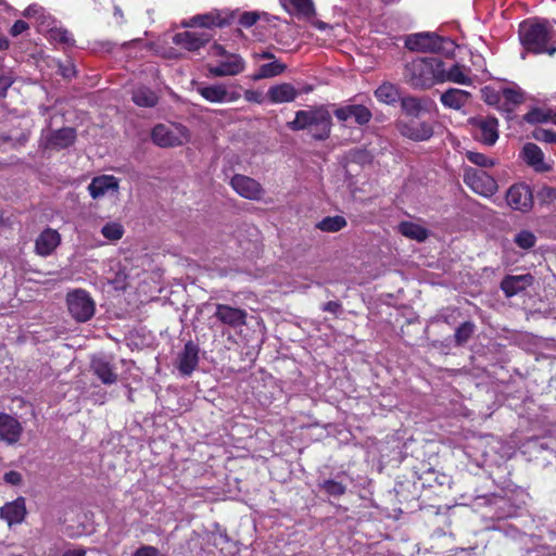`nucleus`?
I'll return each mask as SVG.
<instances>
[{
    "mask_svg": "<svg viewBox=\"0 0 556 556\" xmlns=\"http://www.w3.org/2000/svg\"><path fill=\"white\" fill-rule=\"evenodd\" d=\"M224 60L219 61L214 66H208V73L214 77L235 76L244 71L245 62L235 53L227 54Z\"/></svg>",
    "mask_w": 556,
    "mask_h": 556,
    "instance_id": "ddd939ff",
    "label": "nucleus"
},
{
    "mask_svg": "<svg viewBox=\"0 0 556 556\" xmlns=\"http://www.w3.org/2000/svg\"><path fill=\"white\" fill-rule=\"evenodd\" d=\"M66 303L71 316L78 323H86L94 315L96 303L86 290L77 289L70 292Z\"/></svg>",
    "mask_w": 556,
    "mask_h": 556,
    "instance_id": "39448f33",
    "label": "nucleus"
},
{
    "mask_svg": "<svg viewBox=\"0 0 556 556\" xmlns=\"http://www.w3.org/2000/svg\"><path fill=\"white\" fill-rule=\"evenodd\" d=\"M28 28H29V25L25 21L17 20L14 22V24L10 28V35L13 37H16V36L21 35L22 33H24L25 30H27Z\"/></svg>",
    "mask_w": 556,
    "mask_h": 556,
    "instance_id": "5fc2aeb1",
    "label": "nucleus"
},
{
    "mask_svg": "<svg viewBox=\"0 0 556 556\" xmlns=\"http://www.w3.org/2000/svg\"><path fill=\"white\" fill-rule=\"evenodd\" d=\"M507 205L521 213L530 212L533 207V191L526 182H517L511 185L506 191Z\"/></svg>",
    "mask_w": 556,
    "mask_h": 556,
    "instance_id": "1a4fd4ad",
    "label": "nucleus"
},
{
    "mask_svg": "<svg viewBox=\"0 0 556 556\" xmlns=\"http://www.w3.org/2000/svg\"><path fill=\"white\" fill-rule=\"evenodd\" d=\"M523 159L527 162V164L539 168L540 165L543 164L544 161V154L540 147H538L535 143H526L522 149Z\"/></svg>",
    "mask_w": 556,
    "mask_h": 556,
    "instance_id": "e433bc0d",
    "label": "nucleus"
},
{
    "mask_svg": "<svg viewBox=\"0 0 556 556\" xmlns=\"http://www.w3.org/2000/svg\"><path fill=\"white\" fill-rule=\"evenodd\" d=\"M346 219L341 215L327 216L317 223L316 227L325 232H337L346 226Z\"/></svg>",
    "mask_w": 556,
    "mask_h": 556,
    "instance_id": "4c0bfd02",
    "label": "nucleus"
},
{
    "mask_svg": "<svg viewBox=\"0 0 556 556\" xmlns=\"http://www.w3.org/2000/svg\"><path fill=\"white\" fill-rule=\"evenodd\" d=\"M210 54L218 58H226L229 52L219 43H214L210 49Z\"/></svg>",
    "mask_w": 556,
    "mask_h": 556,
    "instance_id": "bf43d9fd",
    "label": "nucleus"
},
{
    "mask_svg": "<svg viewBox=\"0 0 556 556\" xmlns=\"http://www.w3.org/2000/svg\"><path fill=\"white\" fill-rule=\"evenodd\" d=\"M317 488L329 497L339 498L346 492V485L334 479H324L317 482Z\"/></svg>",
    "mask_w": 556,
    "mask_h": 556,
    "instance_id": "473e14b6",
    "label": "nucleus"
},
{
    "mask_svg": "<svg viewBox=\"0 0 556 556\" xmlns=\"http://www.w3.org/2000/svg\"><path fill=\"white\" fill-rule=\"evenodd\" d=\"M280 3L288 12L298 16L312 17L316 14L312 0H280Z\"/></svg>",
    "mask_w": 556,
    "mask_h": 556,
    "instance_id": "c756f323",
    "label": "nucleus"
},
{
    "mask_svg": "<svg viewBox=\"0 0 556 556\" xmlns=\"http://www.w3.org/2000/svg\"><path fill=\"white\" fill-rule=\"evenodd\" d=\"M519 40L527 52L533 54L556 53V30L545 18H528L519 24Z\"/></svg>",
    "mask_w": 556,
    "mask_h": 556,
    "instance_id": "f257e3e1",
    "label": "nucleus"
},
{
    "mask_svg": "<svg viewBox=\"0 0 556 556\" xmlns=\"http://www.w3.org/2000/svg\"><path fill=\"white\" fill-rule=\"evenodd\" d=\"M238 99H240V93L239 92H237V91H228L227 90L226 102H235Z\"/></svg>",
    "mask_w": 556,
    "mask_h": 556,
    "instance_id": "0e129e2a",
    "label": "nucleus"
},
{
    "mask_svg": "<svg viewBox=\"0 0 556 556\" xmlns=\"http://www.w3.org/2000/svg\"><path fill=\"white\" fill-rule=\"evenodd\" d=\"M471 98V93L466 90L450 88L441 97V103L452 110H460L466 106Z\"/></svg>",
    "mask_w": 556,
    "mask_h": 556,
    "instance_id": "a878e982",
    "label": "nucleus"
},
{
    "mask_svg": "<svg viewBox=\"0 0 556 556\" xmlns=\"http://www.w3.org/2000/svg\"><path fill=\"white\" fill-rule=\"evenodd\" d=\"M199 364V346L188 341L178 356V370L184 376H190Z\"/></svg>",
    "mask_w": 556,
    "mask_h": 556,
    "instance_id": "5701e85b",
    "label": "nucleus"
},
{
    "mask_svg": "<svg viewBox=\"0 0 556 556\" xmlns=\"http://www.w3.org/2000/svg\"><path fill=\"white\" fill-rule=\"evenodd\" d=\"M59 73L66 79H71L76 76L75 66L72 63L60 65Z\"/></svg>",
    "mask_w": 556,
    "mask_h": 556,
    "instance_id": "13d9d810",
    "label": "nucleus"
},
{
    "mask_svg": "<svg viewBox=\"0 0 556 556\" xmlns=\"http://www.w3.org/2000/svg\"><path fill=\"white\" fill-rule=\"evenodd\" d=\"M61 244V235L58 230L47 227L35 241V252L37 255L47 257Z\"/></svg>",
    "mask_w": 556,
    "mask_h": 556,
    "instance_id": "6ab92c4d",
    "label": "nucleus"
},
{
    "mask_svg": "<svg viewBox=\"0 0 556 556\" xmlns=\"http://www.w3.org/2000/svg\"><path fill=\"white\" fill-rule=\"evenodd\" d=\"M471 126V134L476 141L493 147L500 136L498 119L495 116H473L468 119Z\"/></svg>",
    "mask_w": 556,
    "mask_h": 556,
    "instance_id": "423d86ee",
    "label": "nucleus"
},
{
    "mask_svg": "<svg viewBox=\"0 0 556 556\" xmlns=\"http://www.w3.org/2000/svg\"><path fill=\"white\" fill-rule=\"evenodd\" d=\"M132 101L141 108H153L157 104L159 98L154 91L149 88H138L132 93Z\"/></svg>",
    "mask_w": 556,
    "mask_h": 556,
    "instance_id": "72a5a7b5",
    "label": "nucleus"
},
{
    "mask_svg": "<svg viewBox=\"0 0 556 556\" xmlns=\"http://www.w3.org/2000/svg\"><path fill=\"white\" fill-rule=\"evenodd\" d=\"M475 324L472 321L462 323L455 330L454 341L455 345L462 346L468 342L475 332Z\"/></svg>",
    "mask_w": 556,
    "mask_h": 556,
    "instance_id": "ea45409f",
    "label": "nucleus"
},
{
    "mask_svg": "<svg viewBox=\"0 0 556 556\" xmlns=\"http://www.w3.org/2000/svg\"><path fill=\"white\" fill-rule=\"evenodd\" d=\"M298 97V90L288 83L275 85L267 91V98L271 103L292 102Z\"/></svg>",
    "mask_w": 556,
    "mask_h": 556,
    "instance_id": "cd10ccee",
    "label": "nucleus"
},
{
    "mask_svg": "<svg viewBox=\"0 0 556 556\" xmlns=\"http://www.w3.org/2000/svg\"><path fill=\"white\" fill-rule=\"evenodd\" d=\"M230 186L240 197L248 200L258 201L264 194L262 185L255 179L245 175H233L230 180Z\"/></svg>",
    "mask_w": 556,
    "mask_h": 556,
    "instance_id": "9b49d317",
    "label": "nucleus"
},
{
    "mask_svg": "<svg viewBox=\"0 0 556 556\" xmlns=\"http://www.w3.org/2000/svg\"><path fill=\"white\" fill-rule=\"evenodd\" d=\"M101 233L104 238L111 241H116L123 237L124 228L118 223H108L102 227Z\"/></svg>",
    "mask_w": 556,
    "mask_h": 556,
    "instance_id": "37998d69",
    "label": "nucleus"
},
{
    "mask_svg": "<svg viewBox=\"0 0 556 556\" xmlns=\"http://www.w3.org/2000/svg\"><path fill=\"white\" fill-rule=\"evenodd\" d=\"M260 20V15L257 12H243L240 15L239 23L242 27L250 28L256 24Z\"/></svg>",
    "mask_w": 556,
    "mask_h": 556,
    "instance_id": "8fccbe9b",
    "label": "nucleus"
},
{
    "mask_svg": "<svg viewBox=\"0 0 556 556\" xmlns=\"http://www.w3.org/2000/svg\"><path fill=\"white\" fill-rule=\"evenodd\" d=\"M532 137L540 142L556 143V132L553 130L535 128L532 131Z\"/></svg>",
    "mask_w": 556,
    "mask_h": 556,
    "instance_id": "de8ad7c7",
    "label": "nucleus"
},
{
    "mask_svg": "<svg viewBox=\"0 0 556 556\" xmlns=\"http://www.w3.org/2000/svg\"><path fill=\"white\" fill-rule=\"evenodd\" d=\"M26 515V501L23 496L5 503L0 508V518L7 521L9 527L22 523L25 520Z\"/></svg>",
    "mask_w": 556,
    "mask_h": 556,
    "instance_id": "f3484780",
    "label": "nucleus"
},
{
    "mask_svg": "<svg viewBox=\"0 0 556 556\" xmlns=\"http://www.w3.org/2000/svg\"><path fill=\"white\" fill-rule=\"evenodd\" d=\"M132 556H165L162 554L159 548L151 546V545H144L139 547Z\"/></svg>",
    "mask_w": 556,
    "mask_h": 556,
    "instance_id": "603ef678",
    "label": "nucleus"
},
{
    "mask_svg": "<svg viewBox=\"0 0 556 556\" xmlns=\"http://www.w3.org/2000/svg\"><path fill=\"white\" fill-rule=\"evenodd\" d=\"M286 70V64L278 60H274L269 63L262 64L258 67L257 73L254 75V79L271 78L282 74Z\"/></svg>",
    "mask_w": 556,
    "mask_h": 556,
    "instance_id": "c9c22d12",
    "label": "nucleus"
},
{
    "mask_svg": "<svg viewBox=\"0 0 556 556\" xmlns=\"http://www.w3.org/2000/svg\"><path fill=\"white\" fill-rule=\"evenodd\" d=\"M244 99L249 102L262 103L263 97L258 91L255 90H245Z\"/></svg>",
    "mask_w": 556,
    "mask_h": 556,
    "instance_id": "052dcab7",
    "label": "nucleus"
},
{
    "mask_svg": "<svg viewBox=\"0 0 556 556\" xmlns=\"http://www.w3.org/2000/svg\"><path fill=\"white\" fill-rule=\"evenodd\" d=\"M513 241L518 248L530 250L535 247L538 239L532 231L522 229L515 235Z\"/></svg>",
    "mask_w": 556,
    "mask_h": 556,
    "instance_id": "79ce46f5",
    "label": "nucleus"
},
{
    "mask_svg": "<svg viewBox=\"0 0 556 556\" xmlns=\"http://www.w3.org/2000/svg\"><path fill=\"white\" fill-rule=\"evenodd\" d=\"M232 18V13L223 16L220 11L214 10L205 14H198L192 16L190 21L185 25L203 28L224 27L230 25Z\"/></svg>",
    "mask_w": 556,
    "mask_h": 556,
    "instance_id": "dca6fc26",
    "label": "nucleus"
},
{
    "mask_svg": "<svg viewBox=\"0 0 556 556\" xmlns=\"http://www.w3.org/2000/svg\"><path fill=\"white\" fill-rule=\"evenodd\" d=\"M479 457L481 458V460H480V459H478V458H475V459H472V460L476 463L477 467L482 468V467H483V465H484V457H485V454H479Z\"/></svg>",
    "mask_w": 556,
    "mask_h": 556,
    "instance_id": "774afa93",
    "label": "nucleus"
},
{
    "mask_svg": "<svg viewBox=\"0 0 556 556\" xmlns=\"http://www.w3.org/2000/svg\"><path fill=\"white\" fill-rule=\"evenodd\" d=\"M23 432L21 422L7 413H0V439L9 444L18 442Z\"/></svg>",
    "mask_w": 556,
    "mask_h": 556,
    "instance_id": "b1692460",
    "label": "nucleus"
},
{
    "mask_svg": "<svg viewBox=\"0 0 556 556\" xmlns=\"http://www.w3.org/2000/svg\"><path fill=\"white\" fill-rule=\"evenodd\" d=\"M62 556H86V551L84 548L68 549Z\"/></svg>",
    "mask_w": 556,
    "mask_h": 556,
    "instance_id": "680f3d73",
    "label": "nucleus"
},
{
    "mask_svg": "<svg viewBox=\"0 0 556 556\" xmlns=\"http://www.w3.org/2000/svg\"><path fill=\"white\" fill-rule=\"evenodd\" d=\"M23 16L27 18L35 17L37 20H42L46 16V10L38 3H31L23 11Z\"/></svg>",
    "mask_w": 556,
    "mask_h": 556,
    "instance_id": "09e8293b",
    "label": "nucleus"
},
{
    "mask_svg": "<svg viewBox=\"0 0 556 556\" xmlns=\"http://www.w3.org/2000/svg\"><path fill=\"white\" fill-rule=\"evenodd\" d=\"M91 370L93 375L103 384H114L117 381V374L114 370V366L104 358H96L91 362Z\"/></svg>",
    "mask_w": 556,
    "mask_h": 556,
    "instance_id": "bb28decb",
    "label": "nucleus"
},
{
    "mask_svg": "<svg viewBox=\"0 0 556 556\" xmlns=\"http://www.w3.org/2000/svg\"><path fill=\"white\" fill-rule=\"evenodd\" d=\"M549 119L547 113L540 108H533L523 115V121L528 124L546 123Z\"/></svg>",
    "mask_w": 556,
    "mask_h": 556,
    "instance_id": "49530a36",
    "label": "nucleus"
},
{
    "mask_svg": "<svg viewBox=\"0 0 556 556\" xmlns=\"http://www.w3.org/2000/svg\"><path fill=\"white\" fill-rule=\"evenodd\" d=\"M444 62L441 60V66L438 72V84L451 81L454 84L470 86L472 84L470 72L465 65L454 63L448 70L445 68Z\"/></svg>",
    "mask_w": 556,
    "mask_h": 556,
    "instance_id": "2eb2a0df",
    "label": "nucleus"
},
{
    "mask_svg": "<svg viewBox=\"0 0 556 556\" xmlns=\"http://www.w3.org/2000/svg\"><path fill=\"white\" fill-rule=\"evenodd\" d=\"M3 480L8 484L18 485L22 482V475L15 470H11L4 473Z\"/></svg>",
    "mask_w": 556,
    "mask_h": 556,
    "instance_id": "6e6d98bb",
    "label": "nucleus"
},
{
    "mask_svg": "<svg viewBox=\"0 0 556 556\" xmlns=\"http://www.w3.org/2000/svg\"><path fill=\"white\" fill-rule=\"evenodd\" d=\"M399 232L402 236L418 242H422L428 238V230L425 227L407 220L400 223Z\"/></svg>",
    "mask_w": 556,
    "mask_h": 556,
    "instance_id": "2f4dec72",
    "label": "nucleus"
},
{
    "mask_svg": "<svg viewBox=\"0 0 556 556\" xmlns=\"http://www.w3.org/2000/svg\"><path fill=\"white\" fill-rule=\"evenodd\" d=\"M76 137L77 132L73 127L52 130L46 138V148L58 151L67 149L75 143Z\"/></svg>",
    "mask_w": 556,
    "mask_h": 556,
    "instance_id": "aec40b11",
    "label": "nucleus"
},
{
    "mask_svg": "<svg viewBox=\"0 0 556 556\" xmlns=\"http://www.w3.org/2000/svg\"><path fill=\"white\" fill-rule=\"evenodd\" d=\"M464 182L477 194L492 197L497 191L496 180L483 169L467 167L464 170Z\"/></svg>",
    "mask_w": 556,
    "mask_h": 556,
    "instance_id": "6e6552de",
    "label": "nucleus"
},
{
    "mask_svg": "<svg viewBox=\"0 0 556 556\" xmlns=\"http://www.w3.org/2000/svg\"><path fill=\"white\" fill-rule=\"evenodd\" d=\"M211 40L204 31H181L173 37V42L188 51H198Z\"/></svg>",
    "mask_w": 556,
    "mask_h": 556,
    "instance_id": "412c9836",
    "label": "nucleus"
},
{
    "mask_svg": "<svg viewBox=\"0 0 556 556\" xmlns=\"http://www.w3.org/2000/svg\"><path fill=\"white\" fill-rule=\"evenodd\" d=\"M526 101L525 92L518 87H503L500 112L506 119H513L517 108Z\"/></svg>",
    "mask_w": 556,
    "mask_h": 556,
    "instance_id": "a211bd4d",
    "label": "nucleus"
},
{
    "mask_svg": "<svg viewBox=\"0 0 556 556\" xmlns=\"http://www.w3.org/2000/svg\"><path fill=\"white\" fill-rule=\"evenodd\" d=\"M434 468L430 464L420 463L419 466L414 467V475L419 479H427L428 475H434Z\"/></svg>",
    "mask_w": 556,
    "mask_h": 556,
    "instance_id": "3c124183",
    "label": "nucleus"
},
{
    "mask_svg": "<svg viewBox=\"0 0 556 556\" xmlns=\"http://www.w3.org/2000/svg\"><path fill=\"white\" fill-rule=\"evenodd\" d=\"M10 47L8 38L0 36V51H5Z\"/></svg>",
    "mask_w": 556,
    "mask_h": 556,
    "instance_id": "338daca9",
    "label": "nucleus"
},
{
    "mask_svg": "<svg viewBox=\"0 0 556 556\" xmlns=\"http://www.w3.org/2000/svg\"><path fill=\"white\" fill-rule=\"evenodd\" d=\"M332 126L331 113L325 104L296 111L294 119L287 123L289 129L293 131L306 130L317 141L327 140L331 135Z\"/></svg>",
    "mask_w": 556,
    "mask_h": 556,
    "instance_id": "f03ea898",
    "label": "nucleus"
},
{
    "mask_svg": "<svg viewBox=\"0 0 556 556\" xmlns=\"http://www.w3.org/2000/svg\"><path fill=\"white\" fill-rule=\"evenodd\" d=\"M536 198L541 204H552L556 201V188L544 185L536 191Z\"/></svg>",
    "mask_w": 556,
    "mask_h": 556,
    "instance_id": "a18cd8bd",
    "label": "nucleus"
},
{
    "mask_svg": "<svg viewBox=\"0 0 556 556\" xmlns=\"http://www.w3.org/2000/svg\"><path fill=\"white\" fill-rule=\"evenodd\" d=\"M151 139L157 147L175 148L187 143L190 140V132L182 124H157L152 128Z\"/></svg>",
    "mask_w": 556,
    "mask_h": 556,
    "instance_id": "20e7f679",
    "label": "nucleus"
},
{
    "mask_svg": "<svg viewBox=\"0 0 556 556\" xmlns=\"http://www.w3.org/2000/svg\"><path fill=\"white\" fill-rule=\"evenodd\" d=\"M321 309L337 316L342 313L343 306L340 301H328L323 304Z\"/></svg>",
    "mask_w": 556,
    "mask_h": 556,
    "instance_id": "864d4df0",
    "label": "nucleus"
},
{
    "mask_svg": "<svg viewBox=\"0 0 556 556\" xmlns=\"http://www.w3.org/2000/svg\"><path fill=\"white\" fill-rule=\"evenodd\" d=\"M49 39L53 42L72 47L75 43L73 34L63 27H53L49 30Z\"/></svg>",
    "mask_w": 556,
    "mask_h": 556,
    "instance_id": "58836bf2",
    "label": "nucleus"
},
{
    "mask_svg": "<svg viewBox=\"0 0 556 556\" xmlns=\"http://www.w3.org/2000/svg\"><path fill=\"white\" fill-rule=\"evenodd\" d=\"M368 153L366 150L357 149L353 152V159L354 160H363L365 156H367Z\"/></svg>",
    "mask_w": 556,
    "mask_h": 556,
    "instance_id": "69168bd1",
    "label": "nucleus"
},
{
    "mask_svg": "<svg viewBox=\"0 0 556 556\" xmlns=\"http://www.w3.org/2000/svg\"><path fill=\"white\" fill-rule=\"evenodd\" d=\"M503 98V88L501 90L495 89L492 86H484L481 88V99L491 106H495L500 111L501 102Z\"/></svg>",
    "mask_w": 556,
    "mask_h": 556,
    "instance_id": "a19ab883",
    "label": "nucleus"
},
{
    "mask_svg": "<svg viewBox=\"0 0 556 556\" xmlns=\"http://www.w3.org/2000/svg\"><path fill=\"white\" fill-rule=\"evenodd\" d=\"M197 90L201 97L211 103L226 102L227 88L225 85L215 84L210 86H200Z\"/></svg>",
    "mask_w": 556,
    "mask_h": 556,
    "instance_id": "7c9ffc66",
    "label": "nucleus"
},
{
    "mask_svg": "<svg viewBox=\"0 0 556 556\" xmlns=\"http://www.w3.org/2000/svg\"><path fill=\"white\" fill-rule=\"evenodd\" d=\"M533 276L531 274L506 276L501 281V289L507 298H511L521 291H525L533 283Z\"/></svg>",
    "mask_w": 556,
    "mask_h": 556,
    "instance_id": "393cba45",
    "label": "nucleus"
},
{
    "mask_svg": "<svg viewBox=\"0 0 556 556\" xmlns=\"http://www.w3.org/2000/svg\"><path fill=\"white\" fill-rule=\"evenodd\" d=\"M214 317L223 325L239 328L247 325L248 313L243 308L217 303Z\"/></svg>",
    "mask_w": 556,
    "mask_h": 556,
    "instance_id": "f8f14e48",
    "label": "nucleus"
},
{
    "mask_svg": "<svg viewBox=\"0 0 556 556\" xmlns=\"http://www.w3.org/2000/svg\"><path fill=\"white\" fill-rule=\"evenodd\" d=\"M451 41L435 33L424 31L408 35L405 39V48L409 51L438 53Z\"/></svg>",
    "mask_w": 556,
    "mask_h": 556,
    "instance_id": "0eeeda50",
    "label": "nucleus"
},
{
    "mask_svg": "<svg viewBox=\"0 0 556 556\" xmlns=\"http://www.w3.org/2000/svg\"><path fill=\"white\" fill-rule=\"evenodd\" d=\"M441 59L417 58L405 64L403 77L413 89H429L438 84Z\"/></svg>",
    "mask_w": 556,
    "mask_h": 556,
    "instance_id": "7ed1b4c3",
    "label": "nucleus"
},
{
    "mask_svg": "<svg viewBox=\"0 0 556 556\" xmlns=\"http://www.w3.org/2000/svg\"><path fill=\"white\" fill-rule=\"evenodd\" d=\"M119 189V180L113 175H101L92 178L88 191L92 199L97 200L109 192L116 193Z\"/></svg>",
    "mask_w": 556,
    "mask_h": 556,
    "instance_id": "4be33fe9",
    "label": "nucleus"
},
{
    "mask_svg": "<svg viewBox=\"0 0 556 556\" xmlns=\"http://www.w3.org/2000/svg\"><path fill=\"white\" fill-rule=\"evenodd\" d=\"M376 99L383 104L394 105L401 99L400 88L390 81H383L374 91Z\"/></svg>",
    "mask_w": 556,
    "mask_h": 556,
    "instance_id": "c85d7f7f",
    "label": "nucleus"
},
{
    "mask_svg": "<svg viewBox=\"0 0 556 556\" xmlns=\"http://www.w3.org/2000/svg\"><path fill=\"white\" fill-rule=\"evenodd\" d=\"M399 132L413 141H427L433 136V127L429 122H419L416 119L399 121L396 123Z\"/></svg>",
    "mask_w": 556,
    "mask_h": 556,
    "instance_id": "9d476101",
    "label": "nucleus"
},
{
    "mask_svg": "<svg viewBox=\"0 0 556 556\" xmlns=\"http://www.w3.org/2000/svg\"><path fill=\"white\" fill-rule=\"evenodd\" d=\"M403 113L413 118L419 117L424 111L421 99L415 96H406L400 99Z\"/></svg>",
    "mask_w": 556,
    "mask_h": 556,
    "instance_id": "f704fd0d",
    "label": "nucleus"
},
{
    "mask_svg": "<svg viewBox=\"0 0 556 556\" xmlns=\"http://www.w3.org/2000/svg\"><path fill=\"white\" fill-rule=\"evenodd\" d=\"M466 157L470 163L482 168H489L495 164L491 157L480 152L467 151Z\"/></svg>",
    "mask_w": 556,
    "mask_h": 556,
    "instance_id": "c03bdc74",
    "label": "nucleus"
},
{
    "mask_svg": "<svg viewBox=\"0 0 556 556\" xmlns=\"http://www.w3.org/2000/svg\"><path fill=\"white\" fill-rule=\"evenodd\" d=\"M14 79L9 75H0V97H5L9 88L13 85Z\"/></svg>",
    "mask_w": 556,
    "mask_h": 556,
    "instance_id": "4d7b16f0",
    "label": "nucleus"
},
{
    "mask_svg": "<svg viewBox=\"0 0 556 556\" xmlns=\"http://www.w3.org/2000/svg\"><path fill=\"white\" fill-rule=\"evenodd\" d=\"M256 56L258 59H263V60H273V61L276 60L274 53H271L270 51H267V50L256 53Z\"/></svg>",
    "mask_w": 556,
    "mask_h": 556,
    "instance_id": "e2e57ef3",
    "label": "nucleus"
},
{
    "mask_svg": "<svg viewBox=\"0 0 556 556\" xmlns=\"http://www.w3.org/2000/svg\"><path fill=\"white\" fill-rule=\"evenodd\" d=\"M333 114L340 122H346L349 118L353 117L355 123L359 126L367 125L372 118L370 109L363 104L344 105L336 109Z\"/></svg>",
    "mask_w": 556,
    "mask_h": 556,
    "instance_id": "4468645a",
    "label": "nucleus"
}]
</instances>
